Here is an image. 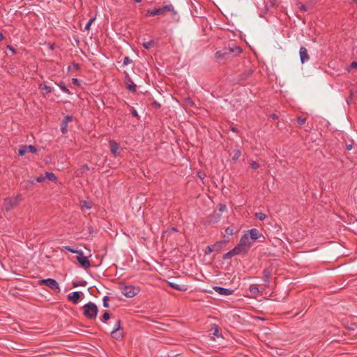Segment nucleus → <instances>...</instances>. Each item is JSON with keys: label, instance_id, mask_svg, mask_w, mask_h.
Instances as JSON below:
<instances>
[{"label": "nucleus", "instance_id": "nucleus-17", "mask_svg": "<svg viewBox=\"0 0 357 357\" xmlns=\"http://www.w3.org/2000/svg\"><path fill=\"white\" fill-rule=\"evenodd\" d=\"M233 249L237 255H245L248 252V249L245 248L244 245H241L240 242Z\"/></svg>", "mask_w": 357, "mask_h": 357}, {"label": "nucleus", "instance_id": "nucleus-32", "mask_svg": "<svg viewBox=\"0 0 357 357\" xmlns=\"http://www.w3.org/2000/svg\"><path fill=\"white\" fill-rule=\"evenodd\" d=\"M255 217L259 220H265L266 215L264 213H261V212H257V213H255Z\"/></svg>", "mask_w": 357, "mask_h": 357}, {"label": "nucleus", "instance_id": "nucleus-11", "mask_svg": "<svg viewBox=\"0 0 357 357\" xmlns=\"http://www.w3.org/2000/svg\"><path fill=\"white\" fill-rule=\"evenodd\" d=\"M253 73V70L252 69H248L245 70L243 73L239 75L237 77V81L239 83L243 84L245 81H246Z\"/></svg>", "mask_w": 357, "mask_h": 357}, {"label": "nucleus", "instance_id": "nucleus-48", "mask_svg": "<svg viewBox=\"0 0 357 357\" xmlns=\"http://www.w3.org/2000/svg\"><path fill=\"white\" fill-rule=\"evenodd\" d=\"M218 209L220 212H223V211H225L227 210V207L225 204H219L218 206Z\"/></svg>", "mask_w": 357, "mask_h": 357}, {"label": "nucleus", "instance_id": "nucleus-7", "mask_svg": "<svg viewBox=\"0 0 357 357\" xmlns=\"http://www.w3.org/2000/svg\"><path fill=\"white\" fill-rule=\"evenodd\" d=\"M76 259L83 268H88L90 267V262L87 257L84 255V253L82 250L77 254Z\"/></svg>", "mask_w": 357, "mask_h": 357}, {"label": "nucleus", "instance_id": "nucleus-45", "mask_svg": "<svg viewBox=\"0 0 357 357\" xmlns=\"http://www.w3.org/2000/svg\"><path fill=\"white\" fill-rule=\"evenodd\" d=\"M45 180V174L44 175H41L40 176H38L36 178H35V181L38 183H41V182H43Z\"/></svg>", "mask_w": 357, "mask_h": 357}, {"label": "nucleus", "instance_id": "nucleus-18", "mask_svg": "<svg viewBox=\"0 0 357 357\" xmlns=\"http://www.w3.org/2000/svg\"><path fill=\"white\" fill-rule=\"evenodd\" d=\"M126 87L127 89L131 91V92H136V85L135 84V83L132 82V80L129 77H127L126 78Z\"/></svg>", "mask_w": 357, "mask_h": 357}, {"label": "nucleus", "instance_id": "nucleus-4", "mask_svg": "<svg viewBox=\"0 0 357 357\" xmlns=\"http://www.w3.org/2000/svg\"><path fill=\"white\" fill-rule=\"evenodd\" d=\"M120 289L121 293L127 298H132L139 292V289L133 285H124Z\"/></svg>", "mask_w": 357, "mask_h": 357}, {"label": "nucleus", "instance_id": "nucleus-22", "mask_svg": "<svg viewBox=\"0 0 357 357\" xmlns=\"http://www.w3.org/2000/svg\"><path fill=\"white\" fill-rule=\"evenodd\" d=\"M157 44L156 41L153 40H149V41H144L142 43V45L143 46V47H144L146 50H149L151 49V47H154L155 45Z\"/></svg>", "mask_w": 357, "mask_h": 357}, {"label": "nucleus", "instance_id": "nucleus-40", "mask_svg": "<svg viewBox=\"0 0 357 357\" xmlns=\"http://www.w3.org/2000/svg\"><path fill=\"white\" fill-rule=\"evenodd\" d=\"M95 20V17L91 18L87 24L85 25L84 30L89 31L90 29L92 22Z\"/></svg>", "mask_w": 357, "mask_h": 357}, {"label": "nucleus", "instance_id": "nucleus-20", "mask_svg": "<svg viewBox=\"0 0 357 357\" xmlns=\"http://www.w3.org/2000/svg\"><path fill=\"white\" fill-rule=\"evenodd\" d=\"M241 155V152L239 149H236L229 153V156L234 162H236Z\"/></svg>", "mask_w": 357, "mask_h": 357}, {"label": "nucleus", "instance_id": "nucleus-41", "mask_svg": "<svg viewBox=\"0 0 357 357\" xmlns=\"http://www.w3.org/2000/svg\"><path fill=\"white\" fill-rule=\"evenodd\" d=\"M250 167L253 169H257L259 167V165L256 161H251L250 162Z\"/></svg>", "mask_w": 357, "mask_h": 357}, {"label": "nucleus", "instance_id": "nucleus-33", "mask_svg": "<svg viewBox=\"0 0 357 357\" xmlns=\"http://www.w3.org/2000/svg\"><path fill=\"white\" fill-rule=\"evenodd\" d=\"M111 335L116 340H121L123 337V333L121 332H119V331H116V333H111Z\"/></svg>", "mask_w": 357, "mask_h": 357}, {"label": "nucleus", "instance_id": "nucleus-31", "mask_svg": "<svg viewBox=\"0 0 357 357\" xmlns=\"http://www.w3.org/2000/svg\"><path fill=\"white\" fill-rule=\"evenodd\" d=\"M40 89H44L46 91L47 93H51L52 91V88L51 86H49L46 84H40Z\"/></svg>", "mask_w": 357, "mask_h": 357}, {"label": "nucleus", "instance_id": "nucleus-50", "mask_svg": "<svg viewBox=\"0 0 357 357\" xmlns=\"http://www.w3.org/2000/svg\"><path fill=\"white\" fill-rule=\"evenodd\" d=\"M153 105L156 109H159L161 107V105L158 102H157V101H153Z\"/></svg>", "mask_w": 357, "mask_h": 357}, {"label": "nucleus", "instance_id": "nucleus-34", "mask_svg": "<svg viewBox=\"0 0 357 357\" xmlns=\"http://www.w3.org/2000/svg\"><path fill=\"white\" fill-rule=\"evenodd\" d=\"M92 206L90 202L86 201V200H84L82 202V208H85L86 209H90L91 208Z\"/></svg>", "mask_w": 357, "mask_h": 357}, {"label": "nucleus", "instance_id": "nucleus-46", "mask_svg": "<svg viewBox=\"0 0 357 357\" xmlns=\"http://www.w3.org/2000/svg\"><path fill=\"white\" fill-rule=\"evenodd\" d=\"M213 251H215L214 250V247H213L212 245L207 246L206 248V250H205V254L208 255V254L211 253Z\"/></svg>", "mask_w": 357, "mask_h": 357}, {"label": "nucleus", "instance_id": "nucleus-39", "mask_svg": "<svg viewBox=\"0 0 357 357\" xmlns=\"http://www.w3.org/2000/svg\"><path fill=\"white\" fill-rule=\"evenodd\" d=\"M235 233V229L234 227H227L225 229V234L227 235H233Z\"/></svg>", "mask_w": 357, "mask_h": 357}, {"label": "nucleus", "instance_id": "nucleus-42", "mask_svg": "<svg viewBox=\"0 0 357 357\" xmlns=\"http://www.w3.org/2000/svg\"><path fill=\"white\" fill-rule=\"evenodd\" d=\"M185 102L187 105H188L190 107H192L195 105L194 101L190 97L185 98Z\"/></svg>", "mask_w": 357, "mask_h": 357}, {"label": "nucleus", "instance_id": "nucleus-43", "mask_svg": "<svg viewBox=\"0 0 357 357\" xmlns=\"http://www.w3.org/2000/svg\"><path fill=\"white\" fill-rule=\"evenodd\" d=\"M132 62V61L128 56H125L123 58V66H127V65L131 63Z\"/></svg>", "mask_w": 357, "mask_h": 357}, {"label": "nucleus", "instance_id": "nucleus-15", "mask_svg": "<svg viewBox=\"0 0 357 357\" xmlns=\"http://www.w3.org/2000/svg\"><path fill=\"white\" fill-rule=\"evenodd\" d=\"M240 243H241V245H244L248 250L251 247V245L253 244V241H250V238L248 234H245L244 235H243L241 236Z\"/></svg>", "mask_w": 357, "mask_h": 357}, {"label": "nucleus", "instance_id": "nucleus-24", "mask_svg": "<svg viewBox=\"0 0 357 357\" xmlns=\"http://www.w3.org/2000/svg\"><path fill=\"white\" fill-rule=\"evenodd\" d=\"M45 179H48L52 181H56V175L52 172H45Z\"/></svg>", "mask_w": 357, "mask_h": 357}, {"label": "nucleus", "instance_id": "nucleus-57", "mask_svg": "<svg viewBox=\"0 0 357 357\" xmlns=\"http://www.w3.org/2000/svg\"><path fill=\"white\" fill-rule=\"evenodd\" d=\"M231 130L234 132H238V130L237 128H234V127H231Z\"/></svg>", "mask_w": 357, "mask_h": 357}, {"label": "nucleus", "instance_id": "nucleus-1", "mask_svg": "<svg viewBox=\"0 0 357 357\" xmlns=\"http://www.w3.org/2000/svg\"><path fill=\"white\" fill-rule=\"evenodd\" d=\"M242 52L240 46L233 45L225 47L221 50L217 51L215 57L219 61H225L229 59L231 56H238Z\"/></svg>", "mask_w": 357, "mask_h": 357}, {"label": "nucleus", "instance_id": "nucleus-23", "mask_svg": "<svg viewBox=\"0 0 357 357\" xmlns=\"http://www.w3.org/2000/svg\"><path fill=\"white\" fill-rule=\"evenodd\" d=\"M109 145L111 148V153L116 155L119 148V144L114 141H109Z\"/></svg>", "mask_w": 357, "mask_h": 357}, {"label": "nucleus", "instance_id": "nucleus-52", "mask_svg": "<svg viewBox=\"0 0 357 357\" xmlns=\"http://www.w3.org/2000/svg\"><path fill=\"white\" fill-rule=\"evenodd\" d=\"M350 68H357V62L356 61L351 62V63L350 65Z\"/></svg>", "mask_w": 357, "mask_h": 357}, {"label": "nucleus", "instance_id": "nucleus-51", "mask_svg": "<svg viewBox=\"0 0 357 357\" xmlns=\"http://www.w3.org/2000/svg\"><path fill=\"white\" fill-rule=\"evenodd\" d=\"M7 48L13 53V54H15L16 53V50L15 49L11 46V45H8L7 46Z\"/></svg>", "mask_w": 357, "mask_h": 357}, {"label": "nucleus", "instance_id": "nucleus-28", "mask_svg": "<svg viewBox=\"0 0 357 357\" xmlns=\"http://www.w3.org/2000/svg\"><path fill=\"white\" fill-rule=\"evenodd\" d=\"M72 284H73V287H85L87 284V282L86 280H81L79 282H73Z\"/></svg>", "mask_w": 357, "mask_h": 357}, {"label": "nucleus", "instance_id": "nucleus-30", "mask_svg": "<svg viewBox=\"0 0 357 357\" xmlns=\"http://www.w3.org/2000/svg\"><path fill=\"white\" fill-rule=\"evenodd\" d=\"M109 318L110 314L107 311H105L103 313L102 316L100 317V321L102 322H106Z\"/></svg>", "mask_w": 357, "mask_h": 357}, {"label": "nucleus", "instance_id": "nucleus-44", "mask_svg": "<svg viewBox=\"0 0 357 357\" xmlns=\"http://www.w3.org/2000/svg\"><path fill=\"white\" fill-rule=\"evenodd\" d=\"M213 334L215 335V336H220V334H219V328H218V326L217 325H213Z\"/></svg>", "mask_w": 357, "mask_h": 357}, {"label": "nucleus", "instance_id": "nucleus-3", "mask_svg": "<svg viewBox=\"0 0 357 357\" xmlns=\"http://www.w3.org/2000/svg\"><path fill=\"white\" fill-rule=\"evenodd\" d=\"M83 314L89 319H94L96 318L98 310L97 305L92 303L89 302L83 307Z\"/></svg>", "mask_w": 357, "mask_h": 357}, {"label": "nucleus", "instance_id": "nucleus-13", "mask_svg": "<svg viewBox=\"0 0 357 357\" xmlns=\"http://www.w3.org/2000/svg\"><path fill=\"white\" fill-rule=\"evenodd\" d=\"M248 232L250 241H252L253 243L257 239H259L261 236H262L261 234L259 231V230L255 228L250 229L249 231H248Z\"/></svg>", "mask_w": 357, "mask_h": 357}, {"label": "nucleus", "instance_id": "nucleus-12", "mask_svg": "<svg viewBox=\"0 0 357 357\" xmlns=\"http://www.w3.org/2000/svg\"><path fill=\"white\" fill-rule=\"evenodd\" d=\"M213 289L215 292L222 296H229L233 294L234 290L230 289L224 288L219 286L213 287Z\"/></svg>", "mask_w": 357, "mask_h": 357}, {"label": "nucleus", "instance_id": "nucleus-36", "mask_svg": "<svg viewBox=\"0 0 357 357\" xmlns=\"http://www.w3.org/2000/svg\"><path fill=\"white\" fill-rule=\"evenodd\" d=\"M298 8L300 9V10L303 12H305L307 10V7L306 5L303 4L301 2L297 3Z\"/></svg>", "mask_w": 357, "mask_h": 357}, {"label": "nucleus", "instance_id": "nucleus-16", "mask_svg": "<svg viewBox=\"0 0 357 357\" xmlns=\"http://www.w3.org/2000/svg\"><path fill=\"white\" fill-rule=\"evenodd\" d=\"M263 280L264 282V285L266 287H268L270 282V278L271 275V271L269 268H264L263 272Z\"/></svg>", "mask_w": 357, "mask_h": 357}, {"label": "nucleus", "instance_id": "nucleus-35", "mask_svg": "<svg viewBox=\"0 0 357 357\" xmlns=\"http://www.w3.org/2000/svg\"><path fill=\"white\" fill-rule=\"evenodd\" d=\"M109 301V296H105L103 297V298H102V305H103L104 307H106V308L109 307V303H108Z\"/></svg>", "mask_w": 357, "mask_h": 357}, {"label": "nucleus", "instance_id": "nucleus-53", "mask_svg": "<svg viewBox=\"0 0 357 357\" xmlns=\"http://www.w3.org/2000/svg\"><path fill=\"white\" fill-rule=\"evenodd\" d=\"M353 149V145L352 144H347L346 145V149L347 151H350Z\"/></svg>", "mask_w": 357, "mask_h": 357}, {"label": "nucleus", "instance_id": "nucleus-60", "mask_svg": "<svg viewBox=\"0 0 357 357\" xmlns=\"http://www.w3.org/2000/svg\"><path fill=\"white\" fill-rule=\"evenodd\" d=\"M172 230L174 231H178L176 227H172Z\"/></svg>", "mask_w": 357, "mask_h": 357}, {"label": "nucleus", "instance_id": "nucleus-56", "mask_svg": "<svg viewBox=\"0 0 357 357\" xmlns=\"http://www.w3.org/2000/svg\"><path fill=\"white\" fill-rule=\"evenodd\" d=\"M277 0H271L270 1V5L271 6H273L275 5V3Z\"/></svg>", "mask_w": 357, "mask_h": 357}, {"label": "nucleus", "instance_id": "nucleus-37", "mask_svg": "<svg viewBox=\"0 0 357 357\" xmlns=\"http://www.w3.org/2000/svg\"><path fill=\"white\" fill-rule=\"evenodd\" d=\"M306 120L307 119L306 118H303L301 116H298L297 119H296V121L297 123L300 125V126H303L305 123L306 122Z\"/></svg>", "mask_w": 357, "mask_h": 357}, {"label": "nucleus", "instance_id": "nucleus-59", "mask_svg": "<svg viewBox=\"0 0 357 357\" xmlns=\"http://www.w3.org/2000/svg\"><path fill=\"white\" fill-rule=\"evenodd\" d=\"M357 2V0H351L350 1V3L352 4V3H356Z\"/></svg>", "mask_w": 357, "mask_h": 357}, {"label": "nucleus", "instance_id": "nucleus-27", "mask_svg": "<svg viewBox=\"0 0 357 357\" xmlns=\"http://www.w3.org/2000/svg\"><path fill=\"white\" fill-rule=\"evenodd\" d=\"M58 86H59L61 90L64 93H66L68 94H72L69 89L66 86L65 83L63 82H61L59 84H58Z\"/></svg>", "mask_w": 357, "mask_h": 357}, {"label": "nucleus", "instance_id": "nucleus-21", "mask_svg": "<svg viewBox=\"0 0 357 357\" xmlns=\"http://www.w3.org/2000/svg\"><path fill=\"white\" fill-rule=\"evenodd\" d=\"M248 290L255 296L259 294V289L258 285L256 284H252L249 286Z\"/></svg>", "mask_w": 357, "mask_h": 357}, {"label": "nucleus", "instance_id": "nucleus-61", "mask_svg": "<svg viewBox=\"0 0 357 357\" xmlns=\"http://www.w3.org/2000/svg\"><path fill=\"white\" fill-rule=\"evenodd\" d=\"M142 0H135L136 3H140Z\"/></svg>", "mask_w": 357, "mask_h": 357}, {"label": "nucleus", "instance_id": "nucleus-49", "mask_svg": "<svg viewBox=\"0 0 357 357\" xmlns=\"http://www.w3.org/2000/svg\"><path fill=\"white\" fill-rule=\"evenodd\" d=\"M72 83L75 85V86H79L80 85V82H79V80L77 78H73L72 79Z\"/></svg>", "mask_w": 357, "mask_h": 357}, {"label": "nucleus", "instance_id": "nucleus-58", "mask_svg": "<svg viewBox=\"0 0 357 357\" xmlns=\"http://www.w3.org/2000/svg\"><path fill=\"white\" fill-rule=\"evenodd\" d=\"M4 36L2 33L0 32V41L3 39Z\"/></svg>", "mask_w": 357, "mask_h": 357}, {"label": "nucleus", "instance_id": "nucleus-38", "mask_svg": "<svg viewBox=\"0 0 357 357\" xmlns=\"http://www.w3.org/2000/svg\"><path fill=\"white\" fill-rule=\"evenodd\" d=\"M65 249L71 253H76V254H78L81 251L80 250H75L70 246H66Z\"/></svg>", "mask_w": 357, "mask_h": 357}, {"label": "nucleus", "instance_id": "nucleus-54", "mask_svg": "<svg viewBox=\"0 0 357 357\" xmlns=\"http://www.w3.org/2000/svg\"><path fill=\"white\" fill-rule=\"evenodd\" d=\"M271 117L275 120L278 119L279 116L276 114H272L271 115Z\"/></svg>", "mask_w": 357, "mask_h": 357}, {"label": "nucleus", "instance_id": "nucleus-47", "mask_svg": "<svg viewBox=\"0 0 357 357\" xmlns=\"http://www.w3.org/2000/svg\"><path fill=\"white\" fill-rule=\"evenodd\" d=\"M221 244H222L221 242H216L214 245H213L212 246L214 247V250L215 251L220 250L221 248Z\"/></svg>", "mask_w": 357, "mask_h": 357}, {"label": "nucleus", "instance_id": "nucleus-2", "mask_svg": "<svg viewBox=\"0 0 357 357\" xmlns=\"http://www.w3.org/2000/svg\"><path fill=\"white\" fill-rule=\"evenodd\" d=\"M167 12H171L174 15L177 14V12L174 10V6L172 4L162 6L159 8H155L153 9H149L147 10L146 15L147 16H155V15H164Z\"/></svg>", "mask_w": 357, "mask_h": 357}, {"label": "nucleus", "instance_id": "nucleus-29", "mask_svg": "<svg viewBox=\"0 0 357 357\" xmlns=\"http://www.w3.org/2000/svg\"><path fill=\"white\" fill-rule=\"evenodd\" d=\"M79 70V65L77 63H73L72 65L68 66L69 71H76Z\"/></svg>", "mask_w": 357, "mask_h": 357}, {"label": "nucleus", "instance_id": "nucleus-19", "mask_svg": "<svg viewBox=\"0 0 357 357\" xmlns=\"http://www.w3.org/2000/svg\"><path fill=\"white\" fill-rule=\"evenodd\" d=\"M169 287H171L172 289L180 291H185L187 290V288L185 285H181L177 283H175L174 282L168 281L167 282Z\"/></svg>", "mask_w": 357, "mask_h": 357}, {"label": "nucleus", "instance_id": "nucleus-55", "mask_svg": "<svg viewBox=\"0 0 357 357\" xmlns=\"http://www.w3.org/2000/svg\"><path fill=\"white\" fill-rule=\"evenodd\" d=\"M132 114L135 116V117H137L138 116V113L135 110V109H133L132 112H131Z\"/></svg>", "mask_w": 357, "mask_h": 357}, {"label": "nucleus", "instance_id": "nucleus-10", "mask_svg": "<svg viewBox=\"0 0 357 357\" xmlns=\"http://www.w3.org/2000/svg\"><path fill=\"white\" fill-rule=\"evenodd\" d=\"M73 121V116L70 115H66L61 121V131L64 135L68 132V124Z\"/></svg>", "mask_w": 357, "mask_h": 357}, {"label": "nucleus", "instance_id": "nucleus-14", "mask_svg": "<svg viewBox=\"0 0 357 357\" xmlns=\"http://www.w3.org/2000/svg\"><path fill=\"white\" fill-rule=\"evenodd\" d=\"M299 55H300V59L301 62L302 63H304L309 61L310 56L307 53V49L305 47H301L299 50Z\"/></svg>", "mask_w": 357, "mask_h": 357}, {"label": "nucleus", "instance_id": "nucleus-5", "mask_svg": "<svg viewBox=\"0 0 357 357\" xmlns=\"http://www.w3.org/2000/svg\"><path fill=\"white\" fill-rule=\"evenodd\" d=\"M38 283L39 285H46L56 292H59L61 290L59 283L54 279H41L38 280Z\"/></svg>", "mask_w": 357, "mask_h": 357}, {"label": "nucleus", "instance_id": "nucleus-26", "mask_svg": "<svg viewBox=\"0 0 357 357\" xmlns=\"http://www.w3.org/2000/svg\"><path fill=\"white\" fill-rule=\"evenodd\" d=\"M121 330H122L121 321L120 319H119L116 322L114 329L112 331V333H116V331H120Z\"/></svg>", "mask_w": 357, "mask_h": 357}, {"label": "nucleus", "instance_id": "nucleus-8", "mask_svg": "<svg viewBox=\"0 0 357 357\" xmlns=\"http://www.w3.org/2000/svg\"><path fill=\"white\" fill-rule=\"evenodd\" d=\"M36 151L37 149L33 145H24L20 147L18 153L19 155L23 156L28 152L36 153Z\"/></svg>", "mask_w": 357, "mask_h": 357}, {"label": "nucleus", "instance_id": "nucleus-6", "mask_svg": "<svg viewBox=\"0 0 357 357\" xmlns=\"http://www.w3.org/2000/svg\"><path fill=\"white\" fill-rule=\"evenodd\" d=\"M21 199V195H18L15 197H8L4 200V207L7 211H9L15 208Z\"/></svg>", "mask_w": 357, "mask_h": 357}, {"label": "nucleus", "instance_id": "nucleus-9", "mask_svg": "<svg viewBox=\"0 0 357 357\" xmlns=\"http://www.w3.org/2000/svg\"><path fill=\"white\" fill-rule=\"evenodd\" d=\"M84 296L82 291H73L69 294L67 297L68 301L73 302L74 304H77Z\"/></svg>", "mask_w": 357, "mask_h": 357}, {"label": "nucleus", "instance_id": "nucleus-25", "mask_svg": "<svg viewBox=\"0 0 357 357\" xmlns=\"http://www.w3.org/2000/svg\"><path fill=\"white\" fill-rule=\"evenodd\" d=\"M235 255H237L235 252V251L234 250V249H231V250H229V252H227V253H225L222 258L223 259H231L232 257L235 256Z\"/></svg>", "mask_w": 357, "mask_h": 357}]
</instances>
